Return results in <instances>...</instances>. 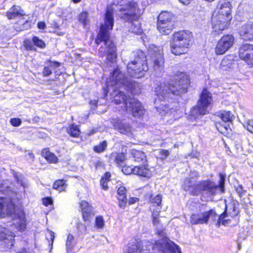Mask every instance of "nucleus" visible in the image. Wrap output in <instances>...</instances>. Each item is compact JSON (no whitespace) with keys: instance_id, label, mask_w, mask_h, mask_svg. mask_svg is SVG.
Instances as JSON below:
<instances>
[{"instance_id":"1","label":"nucleus","mask_w":253,"mask_h":253,"mask_svg":"<svg viewBox=\"0 0 253 253\" xmlns=\"http://www.w3.org/2000/svg\"><path fill=\"white\" fill-rule=\"evenodd\" d=\"M131 83L124 76L118 69H115L111 74L109 81L107 82L105 94L110 92L114 97V103L119 105L122 103L123 110L129 112L134 117H140L144 114V109L141 103L134 98H127L123 91L118 90L123 85L129 86Z\"/></svg>"},{"instance_id":"2","label":"nucleus","mask_w":253,"mask_h":253,"mask_svg":"<svg viewBox=\"0 0 253 253\" xmlns=\"http://www.w3.org/2000/svg\"><path fill=\"white\" fill-rule=\"evenodd\" d=\"M114 25L113 11L108 8L105 13L104 24H102L100 31L95 40L96 44L103 42L105 47H100L99 49L100 56H104L107 53L106 59L110 63H114L117 58L116 47L110 39L109 31L112 30Z\"/></svg>"},{"instance_id":"3","label":"nucleus","mask_w":253,"mask_h":253,"mask_svg":"<svg viewBox=\"0 0 253 253\" xmlns=\"http://www.w3.org/2000/svg\"><path fill=\"white\" fill-rule=\"evenodd\" d=\"M174 83H164L154 88L155 95L161 100L172 98L173 96L180 95L187 91L189 85V77L184 73H177L174 77Z\"/></svg>"},{"instance_id":"4","label":"nucleus","mask_w":253,"mask_h":253,"mask_svg":"<svg viewBox=\"0 0 253 253\" xmlns=\"http://www.w3.org/2000/svg\"><path fill=\"white\" fill-rule=\"evenodd\" d=\"M114 4L118 6L119 15L121 18L131 23L129 30L137 35L142 32L138 20L143 13L136 2L131 0H114Z\"/></svg>"},{"instance_id":"5","label":"nucleus","mask_w":253,"mask_h":253,"mask_svg":"<svg viewBox=\"0 0 253 253\" xmlns=\"http://www.w3.org/2000/svg\"><path fill=\"white\" fill-rule=\"evenodd\" d=\"M194 172L190 174V177L186 178L184 182L183 188L186 191L189 192L193 196H198L205 192L209 195H216L217 191L220 188L221 192L224 191L225 181V174H219V186L216 185L214 182L209 180H202L195 182V179L192 176Z\"/></svg>"},{"instance_id":"6","label":"nucleus","mask_w":253,"mask_h":253,"mask_svg":"<svg viewBox=\"0 0 253 253\" xmlns=\"http://www.w3.org/2000/svg\"><path fill=\"white\" fill-rule=\"evenodd\" d=\"M232 8L229 1L223 0L219 1L212 17V26L215 32L219 34L220 31L227 28L232 18Z\"/></svg>"},{"instance_id":"7","label":"nucleus","mask_w":253,"mask_h":253,"mask_svg":"<svg viewBox=\"0 0 253 253\" xmlns=\"http://www.w3.org/2000/svg\"><path fill=\"white\" fill-rule=\"evenodd\" d=\"M11 217L16 228L23 231L26 228L25 213L21 211H15L14 205L9 198H0V217Z\"/></svg>"},{"instance_id":"8","label":"nucleus","mask_w":253,"mask_h":253,"mask_svg":"<svg viewBox=\"0 0 253 253\" xmlns=\"http://www.w3.org/2000/svg\"><path fill=\"white\" fill-rule=\"evenodd\" d=\"M148 70L144 52L141 50H137L131 53L130 61L127 65L128 75L132 78H140L144 76Z\"/></svg>"},{"instance_id":"9","label":"nucleus","mask_w":253,"mask_h":253,"mask_svg":"<svg viewBox=\"0 0 253 253\" xmlns=\"http://www.w3.org/2000/svg\"><path fill=\"white\" fill-rule=\"evenodd\" d=\"M192 37V33L189 31L174 33L170 42L171 52L177 55L186 53L190 45Z\"/></svg>"},{"instance_id":"10","label":"nucleus","mask_w":253,"mask_h":253,"mask_svg":"<svg viewBox=\"0 0 253 253\" xmlns=\"http://www.w3.org/2000/svg\"><path fill=\"white\" fill-rule=\"evenodd\" d=\"M212 102L211 94L207 89L203 90L197 106L191 110L190 116L196 119H198L199 116H203L209 113Z\"/></svg>"},{"instance_id":"11","label":"nucleus","mask_w":253,"mask_h":253,"mask_svg":"<svg viewBox=\"0 0 253 253\" xmlns=\"http://www.w3.org/2000/svg\"><path fill=\"white\" fill-rule=\"evenodd\" d=\"M174 26V16L170 12L164 11L158 17L157 29L163 35L169 34Z\"/></svg>"},{"instance_id":"12","label":"nucleus","mask_w":253,"mask_h":253,"mask_svg":"<svg viewBox=\"0 0 253 253\" xmlns=\"http://www.w3.org/2000/svg\"><path fill=\"white\" fill-rule=\"evenodd\" d=\"M148 54L153 63V70L156 76H161L164 72V59L163 52L158 47L152 45L148 49Z\"/></svg>"},{"instance_id":"13","label":"nucleus","mask_w":253,"mask_h":253,"mask_svg":"<svg viewBox=\"0 0 253 253\" xmlns=\"http://www.w3.org/2000/svg\"><path fill=\"white\" fill-rule=\"evenodd\" d=\"M238 213L239 211L236 209L234 204L226 205L225 211L218 216L216 226L219 227L221 224L225 226L228 225L231 223V219L228 217H233L237 216Z\"/></svg>"},{"instance_id":"14","label":"nucleus","mask_w":253,"mask_h":253,"mask_svg":"<svg viewBox=\"0 0 253 253\" xmlns=\"http://www.w3.org/2000/svg\"><path fill=\"white\" fill-rule=\"evenodd\" d=\"M234 38L230 35L223 36L218 41L215 48L217 55L224 54L233 44Z\"/></svg>"},{"instance_id":"15","label":"nucleus","mask_w":253,"mask_h":253,"mask_svg":"<svg viewBox=\"0 0 253 253\" xmlns=\"http://www.w3.org/2000/svg\"><path fill=\"white\" fill-rule=\"evenodd\" d=\"M217 214L213 210L202 213L192 214L190 221L192 224H198L207 223L209 219L211 217L213 220H215Z\"/></svg>"},{"instance_id":"16","label":"nucleus","mask_w":253,"mask_h":253,"mask_svg":"<svg viewBox=\"0 0 253 253\" xmlns=\"http://www.w3.org/2000/svg\"><path fill=\"white\" fill-rule=\"evenodd\" d=\"M7 229L0 226V241L5 248H10L13 246V236Z\"/></svg>"},{"instance_id":"17","label":"nucleus","mask_w":253,"mask_h":253,"mask_svg":"<svg viewBox=\"0 0 253 253\" xmlns=\"http://www.w3.org/2000/svg\"><path fill=\"white\" fill-rule=\"evenodd\" d=\"M240 36L245 41L253 40V23H249L243 25L240 31Z\"/></svg>"},{"instance_id":"18","label":"nucleus","mask_w":253,"mask_h":253,"mask_svg":"<svg viewBox=\"0 0 253 253\" xmlns=\"http://www.w3.org/2000/svg\"><path fill=\"white\" fill-rule=\"evenodd\" d=\"M114 128L121 133L128 135L131 133V128L128 123L118 120L114 125Z\"/></svg>"},{"instance_id":"19","label":"nucleus","mask_w":253,"mask_h":253,"mask_svg":"<svg viewBox=\"0 0 253 253\" xmlns=\"http://www.w3.org/2000/svg\"><path fill=\"white\" fill-rule=\"evenodd\" d=\"M82 210V215L84 220H89L92 216L94 215L92 208L85 201H82L80 203Z\"/></svg>"},{"instance_id":"20","label":"nucleus","mask_w":253,"mask_h":253,"mask_svg":"<svg viewBox=\"0 0 253 253\" xmlns=\"http://www.w3.org/2000/svg\"><path fill=\"white\" fill-rule=\"evenodd\" d=\"M253 45L252 44L245 43L242 44L239 47V56L242 60L247 58L250 53L253 55Z\"/></svg>"},{"instance_id":"21","label":"nucleus","mask_w":253,"mask_h":253,"mask_svg":"<svg viewBox=\"0 0 253 253\" xmlns=\"http://www.w3.org/2000/svg\"><path fill=\"white\" fill-rule=\"evenodd\" d=\"M131 155L133 160L141 165H145L147 163V157L145 153L139 150H132Z\"/></svg>"},{"instance_id":"22","label":"nucleus","mask_w":253,"mask_h":253,"mask_svg":"<svg viewBox=\"0 0 253 253\" xmlns=\"http://www.w3.org/2000/svg\"><path fill=\"white\" fill-rule=\"evenodd\" d=\"M133 174L147 177H149L151 175V171L145 167V165L143 166H139L134 167Z\"/></svg>"},{"instance_id":"23","label":"nucleus","mask_w":253,"mask_h":253,"mask_svg":"<svg viewBox=\"0 0 253 253\" xmlns=\"http://www.w3.org/2000/svg\"><path fill=\"white\" fill-rule=\"evenodd\" d=\"M22 10L18 6L14 5L7 12V16L9 19L15 18L16 17L21 16L23 15Z\"/></svg>"},{"instance_id":"24","label":"nucleus","mask_w":253,"mask_h":253,"mask_svg":"<svg viewBox=\"0 0 253 253\" xmlns=\"http://www.w3.org/2000/svg\"><path fill=\"white\" fill-rule=\"evenodd\" d=\"M41 155L42 157H44L48 161L51 163H56L58 160V158L55 156V155L52 153H50L48 149H44L41 152Z\"/></svg>"},{"instance_id":"25","label":"nucleus","mask_w":253,"mask_h":253,"mask_svg":"<svg viewBox=\"0 0 253 253\" xmlns=\"http://www.w3.org/2000/svg\"><path fill=\"white\" fill-rule=\"evenodd\" d=\"M12 174L16 180L17 184L23 187L24 191L25 192V189L28 187V184L25 182L23 176L20 173H17L14 170H12Z\"/></svg>"},{"instance_id":"26","label":"nucleus","mask_w":253,"mask_h":253,"mask_svg":"<svg viewBox=\"0 0 253 253\" xmlns=\"http://www.w3.org/2000/svg\"><path fill=\"white\" fill-rule=\"evenodd\" d=\"M141 249L138 244L136 243H133L128 244L125 253H141Z\"/></svg>"},{"instance_id":"27","label":"nucleus","mask_w":253,"mask_h":253,"mask_svg":"<svg viewBox=\"0 0 253 253\" xmlns=\"http://www.w3.org/2000/svg\"><path fill=\"white\" fill-rule=\"evenodd\" d=\"M76 244V241L74 240V237L69 234L67 236L66 241V249L68 253L71 252L73 248Z\"/></svg>"},{"instance_id":"28","label":"nucleus","mask_w":253,"mask_h":253,"mask_svg":"<svg viewBox=\"0 0 253 253\" xmlns=\"http://www.w3.org/2000/svg\"><path fill=\"white\" fill-rule=\"evenodd\" d=\"M67 132L70 136L74 137H78L80 134V131L78 126L74 124L70 126L67 129Z\"/></svg>"},{"instance_id":"29","label":"nucleus","mask_w":253,"mask_h":253,"mask_svg":"<svg viewBox=\"0 0 253 253\" xmlns=\"http://www.w3.org/2000/svg\"><path fill=\"white\" fill-rule=\"evenodd\" d=\"M66 181L64 180L58 179L55 181L53 185V188L58 190L59 192L65 190L66 185Z\"/></svg>"},{"instance_id":"30","label":"nucleus","mask_w":253,"mask_h":253,"mask_svg":"<svg viewBox=\"0 0 253 253\" xmlns=\"http://www.w3.org/2000/svg\"><path fill=\"white\" fill-rule=\"evenodd\" d=\"M222 120L226 122H231L234 119L233 115L230 111H224L221 113Z\"/></svg>"},{"instance_id":"31","label":"nucleus","mask_w":253,"mask_h":253,"mask_svg":"<svg viewBox=\"0 0 253 253\" xmlns=\"http://www.w3.org/2000/svg\"><path fill=\"white\" fill-rule=\"evenodd\" d=\"M162 200V195L161 194H157L155 197H153L151 195L150 197V202L154 206L156 205L160 206L161 204Z\"/></svg>"},{"instance_id":"32","label":"nucleus","mask_w":253,"mask_h":253,"mask_svg":"<svg viewBox=\"0 0 253 253\" xmlns=\"http://www.w3.org/2000/svg\"><path fill=\"white\" fill-rule=\"evenodd\" d=\"M107 146V141H103L100 144L95 146L93 148V150L96 153H101L106 150Z\"/></svg>"},{"instance_id":"33","label":"nucleus","mask_w":253,"mask_h":253,"mask_svg":"<svg viewBox=\"0 0 253 253\" xmlns=\"http://www.w3.org/2000/svg\"><path fill=\"white\" fill-rule=\"evenodd\" d=\"M232 65V60L228 57H225L221 61L220 66L224 70L230 68Z\"/></svg>"},{"instance_id":"34","label":"nucleus","mask_w":253,"mask_h":253,"mask_svg":"<svg viewBox=\"0 0 253 253\" xmlns=\"http://www.w3.org/2000/svg\"><path fill=\"white\" fill-rule=\"evenodd\" d=\"M33 42L36 46L41 48H43L45 46V44L44 42L42 40L39 39L37 37H33Z\"/></svg>"},{"instance_id":"35","label":"nucleus","mask_w":253,"mask_h":253,"mask_svg":"<svg viewBox=\"0 0 253 253\" xmlns=\"http://www.w3.org/2000/svg\"><path fill=\"white\" fill-rule=\"evenodd\" d=\"M118 200L119 201V206L121 208L124 209L126 207L127 202L126 195L119 196Z\"/></svg>"},{"instance_id":"36","label":"nucleus","mask_w":253,"mask_h":253,"mask_svg":"<svg viewBox=\"0 0 253 253\" xmlns=\"http://www.w3.org/2000/svg\"><path fill=\"white\" fill-rule=\"evenodd\" d=\"M126 159V154L124 153L117 154L115 161L117 164L120 165Z\"/></svg>"},{"instance_id":"37","label":"nucleus","mask_w":253,"mask_h":253,"mask_svg":"<svg viewBox=\"0 0 253 253\" xmlns=\"http://www.w3.org/2000/svg\"><path fill=\"white\" fill-rule=\"evenodd\" d=\"M88 14L86 12H83L79 16V21L85 26L86 24V21L87 18Z\"/></svg>"},{"instance_id":"38","label":"nucleus","mask_w":253,"mask_h":253,"mask_svg":"<svg viewBox=\"0 0 253 253\" xmlns=\"http://www.w3.org/2000/svg\"><path fill=\"white\" fill-rule=\"evenodd\" d=\"M170 154V151L165 149H160L159 150V154L162 160L166 159Z\"/></svg>"},{"instance_id":"39","label":"nucleus","mask_w":253,"mask_h":253,"mask_svg":"<svg viewBox=\"0 0 253 253\" xmlns=\"http://www.w3.org/2000/svg\"><path fill=\"white\" fill-rule=\"evenodd\" d=\"M8 183L9 181L8 180H4L0 185V191L5 192L7 191L10 188Z\"/></svg>"},{"instance_id":"40","label":"nucleus","mask_w":253,"mask_h":253,"mask_svg":"<svg viewBox=\"0 0 253 253\" xmlns=\"http://www.w3.org/2000/svg\"><path fill=\"white\" fill-rule=\"evenodd\" d=\"M244 126L248 131L253 133V120H248Z\"/></svg>"},{"instance_id":"41","label":"nucleus","mask_w":253,"mask_h":253,"mask_svg":"<svg viewBox=\"0 0 253 253\" xmlns=\"http://www.w3.org/2000/svg\"><path fill=\"white\" fill-rule=\"evenodd\" d=\"M104 222L103 218L101 216H98L96 217L95 225L98 228H102L104 226Z\"/></svg>"},{"instance_id":"42","label":"nucleus","mask_w":253,"mask_h":253,"mask_svg":"<svg viewBox=\"0 0 253 253\" xmlns=\"http://www.w3.org/2000/svg\"><path fill=\"white\" fill-rule=\"evenodd\" d=\"M235 188L236 192L240 197H242L245 194L246 191L244 190L241 185H238L237 186H235Z\"/></svg>"},{"instance_id":"43","label":"nucleus","mask_w":253,"mask_h":253,"mask_svg":"<svg viewBox=\"0 0 253 253\" xmlns=\"http://www.w3.org/2000/svg\"><path fill=\"white\" fill-rule=\"evenodd\" d=\"M134 167L129 166H124L122 168V171L126 174H133Z\"/></svg>"},{"instance_id":"44","label":"nucleus","mask_w":253,"mask_h":253,"mask_svg":"<svg viewBox=\"0 0 253 253\" xmlns=\"http://www.w3.org/2000/svg\"><path fill=\"white\" fill-rule=\"evenodd\" d=\"M243 60L246 62V63L251 66H253V55H252L251 53L248 55L247 58H244Z\"/></svg>"},{"instance_id":"45","label":"nucleus","mask_w":253,"mask_h":253,"mask_svg":"<svg viewBox=\"0 0 253 253\" xmlns=\"http://www.w3.org/2000/svg\"><path fill=\"white\" fill-rule=\"evenodd\" d=\"M10 122L11 124L14 126H19L21 124V121L19 118L11 119Z\"/></svg>"},{"instance_id":"46","label":"nucleus","mask_w":253,"mask_h":253,"mask_svg":"<svg viewBox=\"0 0 253 253\" xmlns=\"http://www.w3.org/2000/svg\"><path fill=\"white\" fill-rule=\"evenodd\" d=\"M126 189L124 186H121L118 188L117 190V193L119 196H121L122 197V195H126Z\"/></svg>"},{"instance_id":"47","label":"nucleus","mask_w":253,"mask_h":253,"mask_svg":"<svg viewBox=\"0 0 253 253\" xmlns=\"http://www.w3.org/2000/svg\"><path fill=\"white\" fill-rule=\"evenodd\" d=\"M52 73V71L49 67H45L44 68L42 71V75L43 76H48Z\"/></svg>"},{"instance_id":"48","label":"nucleus","mask_w":253,"mask_h":253,"mask_svg":"<svg viewBox=\"0 0 253 253\" xmlns=\"http://www.w3.org/2000/svg\"><path fill=\"white\" fill-rule=\"evenodd\" d=\"M108 181L106 180L105 178H102L100 180V184L102 186V188L105 190L108 189Z\"/></svg>"},{"instance_id":"49","label":"nucleus","mask_w":253,"mask_h":253,"mask_svg":"<svg viewBox=\"0 0 253 253\" xmlns=\"http://www.w3.org/2000/svg\"><path fill=\"white\" fill-rule=\"evenodd\" d=\"M42 203L45 206H47L49 205L52 204V201L49 198H44L42 199Z\"/></svg>"},{"instance_id":"50","label":"nucleus","mask_w":253,"mask_h":253,"mask_svg":"<svg viewBox=\"0 0 253 253\" xmlns=\"http://www.w3.org/2000/svg\"><path fill=\"white\" fill-rule=\"evenodd\" d=\"M158 215V213L153 212V213L152 214L153 223L154 225H156L159 222V220L158 219V218L157 217Z\"/></svg>"},{"instance_id":"51","label":"nucleus","mask_w":253,"mask_h":253,"mask_svg":"<svg viewBox=\"0 0 253 253\" xmlns=\"http://www.w3.org/2000/svg\"><path fill=\"white\" fill-rule=\"evenodd\" d=\"M78 229L81 232L82 234L85 233L86 228L85 225L83 224H79L78 225Z\"/></svg>"},{"instance_id":"52","label":"nucleus","mask_w":253,"mask_h":253,"mask_svg":"<svg viewBox=\"0 0 253 253\" xmlns=\"http://www.w3.org/2000/svg\"><path fill=\"white\" fill-rule=\"evenodd\" d=\"M46 239L48 240H50L51 241V244H52L54 239V233L52 231H49L48 235L46 236Z\"/></svg>"},{"instance_id":"53","label":"nucleus","mask_w":253,"mask_h":253,"mask_svg":"<svg viewBox=\"0 0 253 253\" xmlns=\"http://www.w3.org/2000/svg\"><path fill=\"white\" fill-rule=\"evenodd\" d=\"M60 65H61V63L58 62H56V61H50V65H49L50 67H54L55 68H57V67H59Z\"/></svg>"},{"instance_id":"54","label":"nucleus","mask_w":253,"mask_h":253,"mask_svg":"<svg viewBox=\"0 0 253 253\" xmlns=\"http://www.w3.org/2000/svg\"><path fill=\"white\" fill-rule=\"evenodd\" d=\"M229 126L225 125L224 126H221L220 127H217L218 130L221 133H224V130H227Z\"/></svg>"},{"instance_id":"55","label":"nucleus","mask_w":253,"mask_h":253,"mask_svg":"<svg viewBox=\"0 0 253 253\" xmlns=\"http://www.w3.org/2000/svg\"><path fill=\"white\" fill-rule=\"evenodd\" d=\"M138 199L135 197L131 198L128 200V204L129 205L133 204L138 201Z\"/></svg>"},{"instance_id":"56","label":"nucleus","mask_w":253,"mask_h":253,"mask_svg":"<svg viewBox=\"0 0 253 253\" xmlns=\"http://www.w3.org/2000/svg\"><path fill=\"white\" fill-rule=\"evenodd\" d=\"M45 26V24L43 22H40L38 24V27L40 29H44Z\"/></svg>"},{"instance_id":"57","label":"nucleus","mask_w":253,"mask_h":253,"mask_svg":"<svg viewBox=\"0 0 253 253\" xmlns=\"http://www.w3.org/2000/svg\"><path fill=\"white\" fill-rule=\"evenodd\" d=\"M111 177V173L109 172H107L105 173L104 176L102 178H105L106 180L109 181L110 178Z\"/></svg>"},{"instance_id":"58","label":"nucleus","mask_w":253,"mask_h":253,"mask_svg":"<svg viewBox=\"0 0 253 253\" xmlns=\"http://www.w3.org/2000/svg\"><path fill=\"white\" fill-rule=\"evenodd\" d=\"M97 102H98V100H92L90 101L89 103L90 105H93V106H94V107H96V105L97 104Z\"/></svg>"},{"instance_id":"59","label":"nucleus","mask_w":253,"mask_h":253,"mask_svg":"<svg viewBox=\"0 0 253 253\" xmlns=\"http://www.w3.org/2000/svg\"><path fill=\"white\" fill-rule=\"evenodd\" d=\"M181 3H183L184 4H188L190 3V2L192 0H179Z\"/></svg>"},{"instance_id":"60","label":"nucleus","mask_w":253,"mask_h":253,"mask_svg":"<svg viewBox=\"0 0 253 253\" xmlns=\"http://www.w3.org/2000/svg\"><path fill=\"white\" fill-rule=\"evenodd\" d=\"M29 155L31 159H34V154H33V153H29Z\"/></svg>"},{"instance_id":"61","label":"nucleus","mask_w":253,"mask_h":253,"mask_svg":"<svg viewBox=\"0 0 253 253\" xmlns=\"http://www.w3.org/2000/svg\"><path fill=\"white\" fill-rule=\"evenodd\" d=\"M81 0H73V1L75 3H77L80 2Z\"/></svg>"},{"instance_id":"62","label":"nucleus","mask_w":253,"mask_h":253,"mask_svg":"<svg viewBox=\"0 0 253 253\" xmlns=\"http://www.w3.org/2000/svg\"><path fill=\"white\" fill-rule=\"evenodd\" d=\"M96 165L97 166H98L99 165H101V163L100 162H98L97 163H96Z\"/></svg>"},{"instance_id":"63","label":"nucleus","mask_w":253,"mask_h":253,"mask_svg":"<svg viewBox=\"0 0 253 253\" xmlns=\"http://www.w3.org/2000/svg\"><path fill=\"white\" fill-rule=\"evenodd\" d=\"M195 176H197V172H195Z\"/></svg>"}]
</instances>
